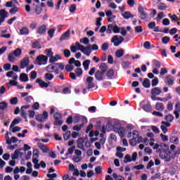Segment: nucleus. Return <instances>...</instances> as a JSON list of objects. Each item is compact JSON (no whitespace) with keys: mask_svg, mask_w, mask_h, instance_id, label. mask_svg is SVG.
I'll return each instance as SVG.
<instances>
[{"mask_svg":"<svg viewBox=\"0 0 180 180\" xmlns=\"http://www.w3.org/2000/svg\"><path fill=\"white\" fill-rule=\"evenodd\" d=\"M70 51L72 53H77V51H81L87 57L91 56L92 51L91 50V46L84 47V45L79 44V42L77 41L75 45H72L70 46Z\"/></svg>","mask_w":180,"mask_h":180,"instance_id":"nucleus-1","label":"nucleus"},{"mask_svg":"<svg viewBox=\"0 0 180 180\" xmlns=\"http://www.w3.org/2000/svg\"><path fill=\"white\" fill-rule=\"evenodd\" d=\"M40 153L37 149L33 150V155H32V162L34 164V167L35 169H39L40 168V165L39 164V156Z\"/></svg>","mask_w":180,"mask_h":180,"instance_id":"nucleus-2","label":"nucleus"},{"mask_svg":"<svg viewBox=\"0 0 180 180\" xmlns=\"http://www.w3.org/2000/svg\"><path fill=\"white\" fill-rule=\"evenodd\" d=\"M107 33L108 34H111V33H120V27L116 25L110 24L107 27Z\"/></svg>","mask_w":180,"mask_h":180,"instance_id":"nucleus-3","label":"nucleus"},{"mask_svg":"<svg viewBox=\"0 0 180 180\" xmlns=\"http://www.w3.org/2000/svg\"><path fill=\"white\" fill-rule=\"evenodd\" d=\"M47 60H49L47 56L39 55L35 60V64H37V65H46L47 64Z\"/></svg>","mask_w":180,"mask_h":180,"instance_id":"nucleus-4","label":"nucleus"},{"mask_svg":"<svg viewBox=\"0 0 180 180\" xmlns=\"http://www.w3.org/2000/svg\"><path fill=\"white\" fill-rule=\"evenodd\" d=\"M124 41V38L123 37H119L117 35H115L112 37L111 43H113L115 47H119L122 43Z\"/></svg>","mask_w":180,"mask_h":180,"instance_id":"nucleus-5","label":"nucleus"},{"mask_svg":"<svg viewBox=\"0 0 180 180\" xmlns=\"http://www.w3.org/2000/svg\"><path fill=\"white\" fill-rule=\"evenodd\" d=\"M140 106L141 108H142V109H143V110H145V112H150L153 111V108L151 107V104H150V103H148V101H143L141 102Z\"/></svg>","mask_w":180,"mask_h":180,"instance_id":"nucleus-6","label":"nucleus"},{"mask_svg":"<svg viewBox=\"0 0 180 180\" xmlns=\"http://www.w3.org/2000/svg\"><path fill=\"white\" fill-rule=\"evenodd\" d=\"M53 117L55 119L54 124L56 126H61V124H63V120H61L63 117L61 116V114L56 112Z\"/></svg>","mask_w":180,"mask_h":180,"instance_id":"nucleus-7","label":"nucleus"},{"mask_svg":"<svg viewBox=\"0 0 180 180\" xmlns=\"http://www.w3.org/2000/svg\"><path fill=\"white\" fill-rule=\"evenodd\" d=\"M9 16V13L5 9L0 10V25H2L5 22V19Z\"/></svg>","mask_w":180,"mask_h":180,"instance_id":"nucleus-8","label":"nucleus"},{"mask_svg":"<svg viewBox=\"0 0 180 180\" xmlns=\"http://www.w3.org/2000/svg\"><path fill=\"white\" fill-rule=\"evenodd\" d=\"M48 118H49V112H47L46 111H44L43 114L38 115L36 117L37 122H44V120H46V119Z\"/></svg>","mask_w":180,"mask_h":180,"instance_id":"nucleus-9","label":"nucleus"},{"mask_svg":"<svg viewBox=\"0 0 180 180\" xmlns=\"http://www.w3.org/2000/svg\"><path fill=\"white\" fill-rule=\"evenodd\" d=\"M144 9H146L144 7L139 6L138 7V11L140 13V18L142 19V20H144L145 19H147L148 14L144 11Z\"/></svg>","mask_w":180,"mask_h":180,"instance_id":"nucleus-10","label":"nucleus"},{"mask_svg":"<svg viewBox=\"0 0 180 180\" xmlns=\"http://www.w3.org/2000/svg\"><path fill=\"white\" fill-rule=\"evenodd\" d=\"M86 84L87 85V89H92L95 88V84L94 83V77H88L86 79Z\"/></svg>","mask_w":180,"mask_h":180,"instance_id":"nucleus-11","label":"nucleus"},{"mask_svg":"<svg viewBox=\"0 0 180 180\" xmlns=\"http://www.w3.org/2000/svg\"><path fill=\"white\" fill-rule=\"evenodd\" d=\"M160 157L162 160H165V162H169L171 161V156L166 151H160Z\"/></svg>","mask_w":180,"mask_h":180,"instance_id":"nucleus-12","label":"nucleus"},{"mask_svg":"<svg viewBox=\"0 0 180 180\" xmlns=\"http://www.w3.org/2000/svg\"><path fill=\"white\" fill-rule=\"evenodd\" d=\"M131 134H132V139L141 141V136H140L139 131H133L132 134L131 132H129L128 137H131Z\"/></svg>","mask_w":180,"mask_h":180,"instance_id":"nucleus-13","label":"nucleus"},{"mask_svg":"<svg viewBox=\"0 0 180 180\" xmlns=\"http://www.w3.org/2000/svg\"><path fill=\"white\" fill-rule=\"evenodd\" d=\"M171 126V124L169 122H162V124L160 126V129L165 134L168 131V129L167 127H169Z\"/></svg>","mask_w":180,"mask_h":180,"instance_id":"nucleus-14","label":"nucleus"},{"mask_svg":"<svg viewBox=\"0 0 180 180\" xmlns=\"http://www.w3.org/2000/svg\"><path fill=\"white\" fill-rule=\"evenodd\" d=\"M180 113V102H178L174 105V115H175L176 119H179Z\"/></svg>","mask_w":180,"mask_h":180,"instance_id":"nucleus-15","label":"nucleus"},{"mask_svg":"<svg viewBox=\"0 0 180 180\" xmlns=\"http://www.w3.org/2000/svg\"><path fill=\"white\" fill-rule=\"evenodd\" d=\"M95 78L96 79H97V81H103V79H105V73H103V72H101V70H98L96 72Z\"/></svg>","mask_w":180,"mask_h":180,"instance_id":"nucleus-16","label":"nucleus"},{"mask_svg":"<svg viewBox=\"0 0 180 180\" xmlns=\"http://www.w3.org/2000/svg\"><path fill=\"white\" fill-rule=\"evenodd\" d=\"M36 82L39 84L40 88H49V86L50 85V82L47 83L41 79H37Z\"/></svg>","mask_w":180,"mask_h":180,"instance_id":"nucleus-17","label":"nucleus"},{"mask_svg":"<svg viewBox=\"0 0 180 180\" xmlns=\"http://www.w3.org/2000/svg\"><path fill=\"white\" fill-rule=\"evenodd\" d=\"M85 143V140L84 138H79L77 140V148L79 150H84V143Z\"/></svg>","mask_w":180,"mask_h":180,"instance_id":"nucleus-18","label":"nucleus"},{"mask_svg":"<svg viewBox=\"0 0 180 180\" xmlns=\"http://www.w3.org/2000/svg\"><path fill=\"white\" fill-rule=\"evenodd\" d=\"M29 65V58L25 57L20 62V68H26Z\"/></svg>","mask_w":180,"mask_h":180,"instance_id":"nucleus-19","label":"nucleus"},{"mask_svg":"<svg viewBox=\"0 0 180 180\" xmlns=\"http://www.w3.org/2000/svg\"><path fill=\"white\" fill-rule=\"evenodd\" d=\"M22 122V118L18 117L13 120L10 125V130H12V128L15 127L16 124H19Z\"/></svg>","mask_w":180,"mask_h":180,"instance_id":"nucleus-20","label":"nucleus"},{"mask_svg":"<svg viewBox=\"0 0 180 180\" xmlns=\"http://www.w3.org/2000/svg\"><path fill=\"white\" fill-rule=\"evenodd\" d=\"M162 94V91L160 87H154L151 89V94L155 95L156 96L158 95H161Z\"/></svg>","mask_w":180,"mask_h":180,"instance_id":"nucleus-21","label":"nucleus"},{"mask_svg":"<svg viewBox=\"0 0 180 180\" xmlns=\"http://www.w3.org/2000/svg\"><path fill=\"white\" fill-rule=\"evenodd\" d=\"M165 82L167 85H174V77L172 75H167L165 79Z\"/></svg>","mask_w":180,"mask_h":180,"instance_id":"nucleus-22","label":"nucleus"},{"mask_svg":"<svg viewBox=\"0 0 180 180\" xmlns=\"http://www.w3.org/2000/svg\"><path fill=\"white\" fill-rule=\"evenodd\" d=\"M106 77L108 79H113L115 78V70L110 69L106 72Z\"/></svg>","mask_w":180,"mask_h":180,"instance_id":"nucleus-23","label":"nucleus"},{"mask_svg":"<svg viewBox=\"0 0 180 180\" xmlns=\"http://www.w3.org/2000/svg\"><path fill=\"white\" fill-rule=\"evenodd\" d=\"M56 68V63H51L50 65H49L46 68V71L47 72L51 73V72H54V70Z\"/></svg>","mask_w":180,"mask_h":180,"instance_id":"nucleus-24","label":"nucleus"},{"mask_svg":"<svg viewBox=\"0 0 180 180\" xmlns=\"http://www.w3.org/2000/svg\"><path fill=\"white\" fill-rule=\"evenodd\" d=\"M155 109H156V110H158L159 112H163L164 109H165V106L164 105V103H157L155 104Z\"/></svg>","mask_w":180,"mask_h":180,"instance_id":"nucleus-25","label":"nucleus"},{"mask_svg":"<svg viewBox=\"0 0 180 180\" xmlns=\"http://www.w3.org/2000/svg\"><path fill=\"white\" fill-rule=\"evenodd\" d=\"M29 32H30L29 29L26 27H23L20 30L19 34L21 36H26V35L29 34Z\"/></svg>","mask_w":180,"mask_h":180,"instance_id":"nucleus-26","label":"nucleus"},{"mask_svg":"<svg viewBox=\"0 0 180 180\" xmlns=\"http://www.w3.org/2000/svg\"><path fill=\"white\" fill-rule=\"evenodd\" d=\"M70 30L66 31L60 37V40H68L70 39Z\"/></svg>","mask_w":180,"mask_h":180,"instance_id":"nucleus-27","label":"nucleus"},{"mask_svg":"<svg viewBox=\"0 0 180 180\" xmlns=\"http://www.w3.org/2000/svg\"><path fill=\"white\" fill-rule=\"evenodd\" d=\"M20 81L21 82H27L29 81V77H27V75L22 73L20 76Z\"/></svg>","mask_w":180,"mask_h":180,"instance_id":"nucleus-28","label":"nucleus"},{"mask_svg":"<svg viewBox=\"0 0 180 180\" xmlns=\"http://www.w3.org/2000/svg\"><path fill=\"white\" fill-rule=\"evenodd\" d=\"M58 60H61V56L60 55H56L55 56H51L49 58L50 63H56V61H58Z\"/></svg>","mask_w":180,"mask_h":180,"instance_id":"nucleus-29","label":"nucleus"},{"mask_svg":"<svg viewBox=\"0 0 180 180\" xmlns=\"http://www.w3.org/2000/svg\"><path fill=\"white\" fill-rule=\"evenodd\" d=\"M124 19H130V18H134V15H131L129 11H125L124 13L122 14Z\"/></svg>","mask_w":180,"mask_h":180,"instance_id":"nucleus-30","label":"nucleus"},{"mask_svg":"<svg viewBox=\"0 0 180 180\" xmlns=\"http://www.w3.org/2000/svg\"><path fill=\"white\" fill-rule=\"evenodd\" d=\"M142 85H143V86H144V88H150V86H151L150 79H148V78L144 79V80L142 83Z\"/></svg>","mask_w":180,"mask_h":180,"instance_id":"nucleus-31","label":"nucleus"},{"mask_svg":"<svg viewBox=\"0 0 180 180\" xmlns=\"http://www.w3.org/2000/svg\"><path fill=\"white\" fill-rule=\"evenodd\" d=\"M9 135L12 136V133L6 132V134L5 135V139H6V144H8V146H11V144H12V141H11V139H9Z\"/></svg>","mask_w":180,"mask_h":180,"instance_id":"nucleus-32","label":"nucleus"},{"mask_svg":"<svg viewBox=\"0 0 180 180\" xmlns=\"http://www.w3.org/2000/svg\"><path fill=\"white\" fill-rule=\"evenodd\" d=\"M99 68L101 70V72L105 74V72L108 71V65H106V63H101L99 66Z\"/></svg>","mask_w":180,"mask_h":180,"instance_id":"nucleus-33","label":"nucleus"},{"mask_svg":"<svg viewBox=\"0 0 180 180\" xmlns=\"http://www.w3.org/2000/svg\"><path fill=\"white\" fill-rule=\"evenodd\" d=\"M46 32H47V28L46 27V25H41L38 30L39 34H44Z\"/></svg>","mask_w":180,"mask_h":180,"instance_id":"nucleus-34","label":"nucleus"},{"mask_svg":"<svg viewBox=\"0 0 180 180\" xmlns=\"http://www.w3.org/2000/svg\"><path fill=\"white\" fill-rule=\"evenodd\" d=\"M89 64H91V60H86L83 62V67H84V71H88L89 68Z\"/></svg>","mask_w":180,"mask_h":180,"instance_id":"nucleus-35","label":"nucleus"},{"mask_svg":"<svg viewBox=\"0 0 180 180\" xmlns=\"http://www.w3.org/2000/svg\"><path fill=\"white\" fill-rule=\"evenodd\" d=\"M153 68H161V63L157 60L153 61Z\"/></svg>","mask_w":180,"mask_h":180,"instance_id":"nucleus-36","label":"nucleus"},{"mask_svg":"<svg viewBox=\"0 0 180 180\" xmlns=\"http://www.w3.org/2000/svg\"><path fill=\"white\" fill-rule=\"evenodd\" d=\"M8 60L10 63H14V61H16V56L13 53H9Z\"/></svg>","mask_w":180,"mask_h":180,"instance_id":"nucleus-37","label":"nucleus"},{"mask_svg":"<svg viewBox=\"0 0 180 180\" xmlns=\"http://www.w3.org/2000/svg\"><path fill=\"white\" fill-rule=\"evenodd\" d=\"M124 54V51L123 49H119L115 53V56L117 58H120L121 57H123Z\"/></svg>","mask_w":180,"mask_h":180,"instance_id":"nucleus-38","label":"nucleus"},{"mask_svg":"<svg viewBox=\"0 0 180 180\" xmlns=\"http://www.w3.org/2000/svg\"><path fill=\"white\" fill-rule=\"evenodd\" d=\"M170 143L173 144H179V139L176 136H172L170 137Z\"/></svg>","mask_w":180,"mask_h":180,"instance_id":"nucleus-39","label":"nucleus"},{"mask_svg":"<svg viewBox=\"0 0 180 180\" xmlns=\"http://www.w3.org/2000/svg\"><path fill=\"white\" fill-rule=\"evenodd\" d=\"M13 53L15 55V57H20V56H22V49L18 48L13 51Z\"/></svg>","mask_w":180,"mask_h":180,"instance_id":"nucleus-40","label":"nucleus"},{"mask_svg":"<svg viewBox=\"0 0 180 180\" xmlns=\"http://www.w3.org/2000/svg\"><path fill=\"white\" fill-rule=\"evenodd\" d=\"M168 7L167 6V5L164 3H160L158 5V8L160 10V11H165V9H167Z\"/></svg>","mask_w":180,"mask_h":180,"instance_id":"nucleus-41","label":"nucleus"},{"mask_svg":"<svg viewBox=\"0 0 180 180\" xmlns=\"http://www.w3.org/2000/svg\"><path fill=\"white\" fill-rule=\"evenodd\" d=\"M8 108V103L2 101L0 103V110H5Z\"/></svg>","mask_w":180,"mask_h":180,"instance_id":"nucleus-42","label":"nucleus"},{"mask_svg":"<svg viewBox=\"0 0 180 180\" xmlns=\"http://www.w3.org/2000/svg\"><path fill=\"white\" fill-rule=\"evenodd\" d=\"M167 109L169 110V112H172V110H174V103L172 101H168L167 105Z\"/></svg>","mask_w":180,"mask_h":180,"instance_id":"nucleus-43","label":"nucleus"},{"mask_svg":"<svg viewBox=\"0 0 180 180\" xmlns=\"http://www.w3.org/2000/svg\"><path fill=\"white\" fill-rule=\"evenodd\" d=\"M54 78V75L49 72L45 74V79H46L48 81H51Z\"/></svg>","mask_w":180,"mask_h":180,"instance_id":"nucleus-44","label":"nucleus"},{"mask_svg":"<svg viewBox=\"0 0 180 180\" xmlns=\"http://www.w3.org/2000/svg\"><path fill=\"white\" fill-rule=\"evenodd\" d=\"M139 143H141V141H138L137 139H134V138H132L130 141H129V144L131 146H136V144Z\"/></svg>","mask_w":180,"mask_h":180,"instance_id":"nucleus-45","label":"nucleus"},{"mask_svg":"<svg viewBox=\"0 0 180 180\" xmlns=\"http://www.w3.org/2000/svg\"><path fill=\"white\" fill-rule=\"evenodd\" d=\"M165 120L167 121V122H171L174 121V115L169 114L167 115H166L165 117Z\"/></svg>","mask_w":180,"mask_h":180,"instance_id":"nucleus-46","label":"nucleus"},{"mask_svg":"<svg viewBox=\"0 0 180 180\" xmlns=\"http://www.w3.org/2000/svg\"><path fill=\"white\" fill-rule=\"evenodd\" d=\"M169 18H170V19H172V20L173 22H178V21H179V18L175 14L174 15L169 14Z\"/></svg>","mask_w":180,"mask_h":180,"instance_id":"nucleus-47","label":"nucleus"},{"mask_svg":"<svg viewBox=\"0 0 180 180\" xmlns=\"http://www.w3.org/2000/svg\"><path fill=\"white\" fill-rule=\"evenodd\" d=\"M127 162H131V157H130V155H127L124 158V163L127 164Z\"/></svg>","mask_w":180,"mask_h":180,"instance_id":"nucleus-48","label":"nucleus"},{"mask_svg":"<svg viewBox=\"0 0 180 180\" xmlns=\"http://www.w3.org/2000/svg\"><path fill=\"white\" fill-rule=\"evenodd\" d=\"M112 177L115 180H124V177L117 175L116 173L112 174Z\"/></svg>","mask_w":180,"mask_h":180,"instance_id":"nucleus-49","label":"nucleus"},{"mask_svg":"<svg viewBox=\"0 0 180 180\" xmlns=\"http://www.w3.org/2000/svg\"><path fill=\"white\" fill-rule=\"evenodd\" d=\"M65 70L68 72H71V71L74 70V65L71 64H68L65 66Z\"/></svg>","mask_w":180,"mask_h":180,"instance_id":"nucleus-50","label":"nucleus"},{"mask_svg":"<svg viewBox=\"0 0 180 180\" xmlns=\"http://www.w3.org/2000/svg\"><path fill=\"white\" fill-rule=\"evenodd\" d=\"M75 72L76 74V77H81V75H82V69L81 68H77L75 70Z\"/></svg>","mask_w":180,"mask_h":180,"instance_id":"nucleus-51","label":"nucleus"},{"mask_svg":"<svg viewBox=\"0 0 180 180\" xmlns=\"http://www.w3.org/2000/svg\"><path fill=\"white\" fill-rule=\"evenodd\" d=\"M70 137H71V131H68L65 132V134H63L64 140H68Z\"/></svg>","mask_w":180,"mask_h":180,"instance_id":"nucleus-52","label":"nucleus"},{"mask_svg":"<svg viewBox=\"0 0 180 180\" xmlns=\"http://www.w3.org/2000/svg\"><path fill=\"white\" fill-rule=\"evenodd\" d=\"M63 54H64L65 57H66V58L71 57V51H70V50H68V49H65L63 51Z\"/></svg>","mask_w":180,"mask_h":180,"instance_id":"nucleus-53","label":"nucleus"},{"mask_svg":"<svg viewBox=\"0 0 180 180\" xmlns=\"http://www.w3.org/2000/svg\"><path fill=\"white\" fill-rule=\"evenodd\" d=\"M79 42L82 43V44H89V39L87 37L80 39Z\"/></svg>","mask_w":180,"mask_h":180,"instance_id":"nucleus-54","label":"nucleus"},{"mask_svg":"<svg viewBox=\"0 0 180 180\" xmlns=\"http://www.w3.org/2000/svg\"><path fill=\"white\" fill-rule=\"evenodd\" d=\"M169 37H164L162 39V42L163 43V44H168V43H169Z\"/></svg>","mask_w":180,"mask_h":180,"instance_id":"nucleus-55","label":"nucleus"},{"mask_svg":"<svg viewBox=\"0 0 180 180\" xmlns=\"http://www.w3.org/2000/svg\"><path fill=\"white\" fill-rule=\"evenodd\" d=\"M18 157H19V151H18V150H15L14 152V154L11 155L12 160H18Z\"/></svg>","mask_w":180,"mask_h":180,"instance_id":"nucleus-56","label":"nucleus"},{"mask_svg":"<svg viewBox=\"0 0 180 180\" xmlns=\"http://www.w3.org/2000/svg\"><path fill=\"white\" fill-rule=\"evenodd\" d=\"M163 18H165V14H164V13H162V12H160L158 14V16L156 18V20H161V19H162Z\"/></svg>","mask_w":180,"mask_h":180,"instance_id":"nucleus-57","label":"nucleus"},{"mask_svg":"<svg viewBox=\"0 0 180 180\" xmlns=\"http://www.w3.org/2000/svg\"><path fill=\"white\" fill-rule=\"evenodd\" d=\"M54 33H56V29H54V28L50 29L48 31V34H49V37H53Z\"/></svg>","mask_w":180,"mask_h":180,"instance_id":"nucleus-58","label":"nucleus"},{"mask_svg":"<svg viewBox=\"0 0 180 180\" xmlns=\"http://www.w3.org/2000/svg\"><path fill=\"white\" fill-rule=\"evenodd\" d=\"M124 133H125L124 128H120L118 130V134L120 137H124Z\"/></svg>","mask_w":180,"mask_h":180,"instance_id":"nucleus-59","label":"nucleus"},{"mask_svg":"<svg viewBox=\"0 0 180 180\" xmlns=\"http://www.w3.org/2000/svg\"><path fill=\"white\" fill-rule=\"evenodd\" d=\"M45 54L47 56V57H53V51H51V49H46L45 50Z\"/></svg>","mask_w":180,"mask_h":180,"instance_id":"nucleus-60","label":"nucleus"},{"mask_svg":"<svg viewBox=\"0 0 180 180\" xmlns=\"http://www.w3.org/2000/svg\"><path fill=\"white\" fill-rule=\"evenodd\" d=\"M11 105H18V97H13L10 100Z\"/></svg>","mask_w":180,"mask_h":180,"instance_id":"nucleus-61","label":"nucleus"},{"mask_svg":"<svg viewBox=\"0 0 180 180\" xmlns=\"http://www.w3.org/2000/svg\"><path fill=\"white\" fill-rule=\"evenodd\" d=\"M158 77H155L153 80H152V86H157L158 85Z\"/></svg>","mask_w":180,"mask_h":180,"instance_id":"nucleus-62","label":"nucleus"},{"mask_svg":"<svg viewBox=\"0 0 180 180\" xmlns=\"http://www.w3.org/2000/svg\"><path fill=\"white\" fill-rule=\"evenodd\" d=\"M19 8L18 7H14L11 9H10L9 12L11 15H14V13H16V12H18Z\"/></svg>","mask_w":180,"mask_h":180,"instance_id":"nucleus-63","label":"nucleus"},{"mask_svg":"<svg viewBox=\"0 0 180 180\" xmlns=\"http://www.w3.org/2000/svg\"><path fill=\"white\" fill-rule=\"evenodd\" d=\"M40 148L43 153H47V151H49V148L46 145H41Z\"/></svg>","mask_w":180,"mask_h":180,"instance_id":"nucleus-64","label":"nucleus"}]
</instances>
